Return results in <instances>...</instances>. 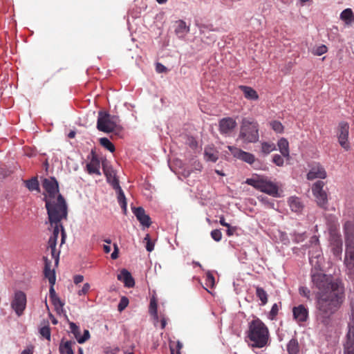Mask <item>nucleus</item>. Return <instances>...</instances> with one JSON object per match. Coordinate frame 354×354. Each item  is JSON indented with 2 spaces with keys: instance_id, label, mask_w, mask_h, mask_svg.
Wrapping results in <instances>:
<instances>
[{
  "instance_id": "1",
  "label": "nucleus",
  "mask_w": 354,
  "mask_h": 354,
  "mask_svg": "<svg viewBox=\"0 0 354 354\" xmlns=\"http://www.w3.org/2000/svg\"><path fill=\"white\" fill-rule=\"evenodd\" d=\"M312 288L315 291V318L319 324L331 326L332 316L345 301V288L339 279L313 269L310 272Z\"/></svg>"
},
{
  "instance_id": "2",
  "label": "nucleus",
  "mask_w": 354,
  "mask_h": 354,
  "mask_svg": "<svg viewBox=\"0 0 354 354\" xmlns=\"http://www.w3.org/2000/svg\"><path fill=\"white\" fill-rule=\"evenodd\" d=\"M46 193L48 194V199L46 195V209L50 225L53 227V234L48 240V249H50L52 257L57 264L59 251L56 249L57 240L61 231V244L65 242L66 235L61 221L67 218L68 207L64 198L59 194L58 183L55 178L46 179Z\"/></svg>"
},
{
  "instance_id": "3",
  "label": "nucleus",
  "mask_w": 354,
  "mask_h": 354,
  "mask_svg": "<svg viewBox=\"0 0 354 354\" xmlns=\"http://www.w3.org/2000/svg\"><path fill=\"white\" fill-rule=\"evenodd\" d=\"M269 330L266 324L259 318H255L249 323L247 337L252 342L254 348H263L268 344Z\"/></svg>"
},
{
  "instance_id": "4",
  "label": "nucleus",
  "mask_w": 354,
  "mask_h": 354,
  "mask_svg": "<svg viewBox=\"0 0 354 354\" xmlns=\"http://www.w3.org/2000/svg\"><path fill=\"white\" fill-rule=\"evenodd\" d=\"M245 183L271 196H279V185L267 176H257L251 178H247Z\"/></svg>"
},
{
  "instance_id": "5",
  "label": "nucleus",
  "mask_w": 354,
  "mask_h": 354,
  "mask_svg": "<svg viewBox=\"0 0 354 354\" xmlns=\"http://www.w3.org/2000/svg\"><path fill=\"white\" fill-rule=\"evenodd\" d=\"M239 138L243 142H256L259 140V125L257 122L243 119L240 129Z\"/></svg>"
},
{
  "instance_id": "6",
  "label": "nucleus",
  "mask_w": 354,
  "mask_h": 354,
  "mask_svg": "<svg viewBox=\"0 0 354 354\" xmlns=\"http://www.w3.org/2000/svg\"><path fill=\"white\" fill-rule=\"evenodd\" d=\"M118 122V117L100 111L98 113L97 129L100 131L111 133L120 129Z\"/></svg>"
},
{
  "instance_id": "7",
  "label": "nucleus",
  "mask_w": 354,
  "mask_h": 354,
  "mask_svg": "<svg viewBox=\"0 0 354 354\" xmlns=\"http://www.w3.org/2000/svg\"><path fill=\"white\" fill-rule=\"evenodd\" d=\"M324 183L322 180H317L312 187V192L316 198V201L319 206L324 207L328 203L326 192L323 189Z\"/></svg>"
},
{
  "instance_id": "8",
  "label": "nucleus",
  "mask_w": 354,
  "mask_h": 354,
  "mask_svg": "<svg viewBox=\"0 0 354 354\" xmlns=\"http://www.w3.org/2000/svg\"><path fill=\"white\" fill-rule=\"evenodd\" d=\"M349 125L346 122H341L338 125L337 136L340 146L346 151L351 148L348 142Z\"/></svg>"
},
{
  "instance_id": "9",
  "label": "nucleus",
  "mask_w": 354,
  "mask_h": 354,
  "mask_svg": "<svg viewBox=\"0 0 354 354\" xmlns=\"http://www.w3.org/2000/svg\"><path fill=\"white\" fill-rule=\"evenodd\" d=\"M26 306V296L21 291H17L15 293L11 302V307L18 316H21Z\"/></svg>"
},
{
  "instance_id": "10",
  "label": "nucleus",
  "mask_w": 354,
  "mask_h": 354,
  "mask_svg": "<svg viewBox=\"0 0 354 354\" xmlns=\"http://www.w3.org/2000/svg\"><path fill=\"white\" fill-rule=\"evenodd\" d=\"M329 241L333 254L336 257L340 256L342 252V240L341 234L335 230H330Z\"/></svg>"
},
{
  "instance_id": "11",
  "label": "nucleus",
  "mask_w": 354,
  "mask_h": 354,
  "mask_svg": "<svg viewBox=\"0 0 354 354\" xmlns=\"http://www.w3.org/2000/svg\"><path fill=\"white\" fill-rule=\"evenodd\" d=\"M343 230L346 246L354 249V218L345 222Z\"/></svg>"
},
{
  "instance_id": "12",
  "label": "nucleus",
  "mask_w": 354,
  "mask_h": 354,
  "mask_svg": "<svg viewBox=\"0 0 354 354\" xmlns=\"http://www.w3.org/2000/svg\"><path fill=\"white\" fill-rule=\"evenodd\" d=\"M228 149L234 157L240 159L248 164L252 165L255 161L254 156L249 152L244 151L232 146H228Z\"/></svg>"
},
{
  "instance_id": "13",
  "label": "nucleus",
  "mask_w": 354,
  "mask_h": 354,
  "mask_svg": "<svg viewBox=\"0 0 354 354\" xmlns=\"http://www.w3.org/2000/svg\"><path fill=\"white\" fill-rule=\"evenodd\" d=\"M236 127V122L232 118H225L219 121V131L221 134L230 135Z\"/></svg>"
},
{
  "instance_id": "14",
  "label": "nucleus",
  "mask_w": 354,
  "mask_h": 354,
  "mask_svg": "<svg viewBox=\"0 0 354 354\" xmlns=\"http://www.w3.org/2000/svg\"><path fill=\"white\" fill-rule=\"evenodd\" d=\"M132 211L142 225L146 227L151 225V218L145 213V210L142 207H134Z\"/></svg>"
},
{
  "instance_id": "15",
  "label": "nucleus",
  "mask_w": 354,
  "mask_h": 354,
  "mask_svg": "<svg viewBox=\"0 0 354 354\" xmlns=\"http://www.w3.org/2000/svg\"><path fill=\"white\" fill-rule=\"evenodd\" d=\"M294 319L299 322H305L308 318V310L303 304L292 308Z\"/></svg>"
},
{
  "instance_id": "16",
  "label": "nucleus",
  "mask_w": 354,
  "mask_h": 354,
  "mask_svg": "<svg viewBox=\"0 0 354 354\" xmlns=\"http://www.w3.org/2000/svg\"><path fill=\"white\" fill-rule=\"evenodd\" d=\"M326 177V172L324 168L319 165H314L307 174V178L308 180H314L315 178L324 179Z\"/></svg>"
},
{
  "instance_id": "17",
  "label": "nucleus",
  "mask_w": 354,
  "mask_h": 354,
  "mask_svg": "<svg viewBox=\"0 0 354 354\" xmlns=\"http://www.w3.org/2000/svg\"><path fill=\"white\" fill-rule=\"evenodd\" d=\"M344 263L348 270V274L354 279V250L347 247Z\"/></svg>"
},
{
  "instance_id": "18",
  "label": "nucleus",
  "mask_w": 354,
  "mask_h": 354,
  "mask_svg": "<svg viewBox=\"0 0 354 354\" xmlns=\"http://www.w3.org/2000/svg\"><path fill=\"white\" fill-rule=\"evenodd\" d=\"M100 162L98 158L93 153L90 162L86 165V171L89 174H96L100 176Z\"/></svg>"
},
{
  "instance_id": "19",
  "label": "nucleus",
  "mask_w": 354,
  "mask_h": 354,
  "mask_svg": "<svg viewBox=\"0 0 354 354\" xmlns=\"http://www.w3.org/2000/svg\"><path fill=\"white\" fill-rule=\"evenodd\" d=\"M49 298L57 313L60 314L63 312L64 303L56 294L54 288H50Z\"/></svg>"
},
{
  "instance_id": "20",
  "label": "nucleus",
  "mask_w": 354,
  "mask_h": 354,
  "mask_svg": "<svg viewBox=\"0 0 354 354\" xmlns=\"http://www.w3.org/2000/svg\"><path fill=\"white\" fill-rule=\"evenodd\" d=\"M104 174L106 177L107 182L113 187H119V180L115 176V173L111 167L103 166Z\"/></svg>"
},
{
  "instance_id": "21",
  "label": "nucleus",
  "mask_w": 354,
  "mask_h": 354,
  "mask_svg": "<svg viewBox=\"0 0 354 354\" xmlns=\"http://www.w3.org/2000/svg\"><path fill=\"white\" fill-rule=\"evenodd\" d=\"M118 279L123 281L124 286L128 288H132L135 285L133 278L131 273L126 269H123L120 271V273L118 275Z\"/></svg>"
},
{
  "instance_id": "22",
  "label": "nucleus",
  "mask_w": 354,
  "mask_h": 354,
  "mask_svg": "<svg viewBox=\"0 0 354 354\" xmlns=\"http://www.w3.org/2000/svg\"><path fill=\"white\" fill-rule=\"evenodd\" d=\"M204 156L207 161L215 162L218 158V151L213 147L207 146L205 148Z\"/></svg>"
},
{
  "instance_id": "23",
  "label": "nucleus",
  "mask_w": 354,
  "mask_h": 354,
  "mask_svg": "<svg viewBox=\"0 0 354 354\" xmlns=\"http://www.w3.org/2000/svg\"><path fill=\"white\" fill-rule=\"evenodd\" d=\"M277 146L279 151L281 152L282 156L289 159L290 158V150H289V143L287 139L282 138L279 140L277 142Z\"/></svg>"
},
{
  "instance_id": "24",
  "label": "nucleus",
  "mask_w": 354,
  "mask_h": 354,
  "mask_svg": "<svg viewBox=\"0 0 354 354\" xmlns=\"http://www.w3.org/2000/svg\"><path fill=\"white\" fill-rule=\"evenodd\" d=\"M239 88L243 91L244 97L248 100H257L259 99V95L257 91L250 86H239Z\"/></svg>"
},
{
  "instance_id": "25",
  "label": "nucleus",
  "mask_w": 354,
  "mask_h": 354,
  "mask_svg": "<svg viewBox=\"0 0 354 354\" xmlns=\"http://www.w3.org/2000/svg\"><path fill=\"white\" fill-rule=\"evenodd\" d=\"M75 342L72 341L63 342L59 344V350L61 354H73V345H75Z\"/></svg>"
},
{
  "instance_id": "26",
  "label": "nucleus",
  "mask_w": 354,
  "mask_h": 354,
  "mask_svg": "<svg viewBox=\"0 0 354 354\" xmlns=\"http://www.w3.org/2000/svg\"><path fill=\"white\" fill-rule=\"evenodd\" d=\"M176 24L177 26L175 29L176 34L179 37H184L189 31V28L187 26L186 23L183 20L178 21Z\"/></svg>"
},
{
  "instance_id": "27",
  "label": "nucleus",
  "mask_w": 354,
  "mask_h": 354,
  "mask_svg": "<svg viewBox=\"0 0 354 354\" xmlns=\"http://www.w3.org/2000/svg\"><path fill=\"white\" fill-rule=\"evenodd\" d=\"M46 279H48L50 287V288H54V285L56 281V277H55V272L54 270H50V263L48 262L47 259H46Z\"/></svg>"
},
{
  "instance_id": "28",
  "label": "nucleus",
  "mask_w": 354,
  "mask_h": 354,
  "mask_svg": "<svg viewBox=\"0 0 354 354\" xmlns=\"http://www.w3.org/2000/svg\"><path fill=\"white\" fill-rule=\"evenodd\" d=\"M289 205L292 212H299L303 208V205L298 197H290L288 200Z\"/></svg>"
},
{
  "instance_id": "29",
  "label": "nucleus",
  "mask_w": 354,
  "mask_h": 354,
  "mask_svg": "<svg viewBox=\"0 0 354 354\" xmlns=\"http://www.w3.org/2000/svg\"><path fill=\"white\" fill-rule=\"evenodd\" d=\"M287 351L288 354H298L299 352V345L296 338L291 339L287 344Z\"/></svg>"
},
{
  "instance_id": "30",
  "label": "nucleus",
  "mask_w": 354,
  "mask_h": 354,
  "mask_svg": "<svg viewBox=\"0 0 354 354\" xmlns=\"http://www.w3.org/2000/svg\"><path fill=\"white\" fill-rule=\"evenodd\" d=\"M343 350L344 354H354V339L345 337Z\"/></svg>"
},
{
  "instance_id": "31",
  "label": "nucleus",
  "mask_w": 354,
  "mask_h": 354,
  "mask_svg": "<svg viewBox=\"0 0 354 354\" xmlns=\"http://www.w3.org/2000/svg\"><path fill=\"white\" fill-rule=\"evenodd\" d=\"M118 193V201L124 212L127 211V200L121 187L113 188Z\"/></svg>"
},
{
  "instance_id": "32",
  "label": "nucleus",
  "mask_w": 354,
  "mask_h": 354,
  "mask_svg": "<svg viewBox=\"0 0 354 354\" xmlns=\"http://www.w3.org/2000/svg\"><path fill=\"white\" fill-rule=\"evenodd\" d=\"M346 337L354 339V313L349 316V320L347 324V333Z\"/></svg>"
},
{
  "instance_id": "33",
  "label": "nucleus",
  "mask_w": 354,
  "mask_h": 354,
  "mask_svg": "<svg viewBox=\"0 0 354 354\" xmlns=\"http://www.w3.org/2000/svg\"><path fill=\"white\" fill-rule=\"evenodd\" d=\"M24 183L27 188L29 189V191L36 192L37 193H39L40 192L39 182L36 177H34L30 180H26L24 181Z\"/></svg>"
},
{
  "instance_id": "34",
  "label": "nucleus",
  "mask_w": 354,
  "mask_h": 354,
  "mask_svg": "<svg viewBox=\"0 0 354 354\" xmlns=\"http://www.w3.org/2000/svg\"><path fill=\"white\" fill-rule=\"evenodd\" d=\"M353 18L354 15L351 8L344 10L340 14V19L347 24H350Z\"/></svg>"
},
{
  "instance_id": "35",
  "label": "nucleus",
  "mask_w": 354,
  "mask_h": 354,
  "mask_svg": "<svg viewBox=\"0 0 354 354\" xmlns=\"http://www.w3.org/2000/svg\"><path fill=\"white\" fill-rule=\"evenodd\" d=\"M256 295L261 301V305H265L268 302V294L266 291L259 286H256Z\"/></svg>"
},
{
  "instance_id": "36",
  "label": "nucleus",
  "mask_w": 354,
  "mask_h": 354,
  "mask_svg": "<svg viewBox=\"0 0 354 354\" xmlns=\"http://www.w3.org/2000/svg\"><path fill=\"white\" fill-rule=\"evenodd\" d=\"M276 149V146L272 142H263L261 143V152L268 154Z\"/></svg>"
},
{
  "instance_id": "37",
  "label": "nucleus",
  "mask_w": 354,
  "mask_h": 354,
  "mask_svg": "<svg viewBox=\"0 0 354 354\" xmlns=\"http://www.w3.org/2000/svg\"><path fill=\"white\" fill-rule=\"evenodd\" d=\"M158 305L157 301L154 297H153L150 300L149 304V313L153 316L155 319H158V310H157Z\"/></svg>"
},
{
  "instance_id": "38",
  "label": "nucleus",
  "mask_w": 354,
  "mask_h": 354,
  "mask_svg": "<svg viewBox=\"0 0 354 354\" xmlns=\"http://www.w3.org/2000/svg\"><path fill=\"white\" fill-rule=\"evenodd\" d=\"M100 144L109 150L111 152H114L115 150V146L113 144L106 138H101L100 139Z\"/></svg>"
},
{
  "instance_id": "39",
  "label": "nucleus",
  "mask_w": 354,
  "mask_h": 354,
  "mask_svg": "<svg viewBox=\"0 0 354 354\" xmlns=\"http://www.w3.org/2000/svg\"><path fill=\"white\" fill-rule=\"evenodd\" d=\"M169 348L171 354H181L180 350L183 348V344L180 341H177L176 343L171 342L169 343Z\"/></svg>"
},
{
  "instance_id": "40",
  "label": "nucleus",
  "mask_w": 354,
  "mask_h": 354,
  "mask_svg": "<svg viewBox=\"0 0 354 354\" xmlns=\"http://www.w3.org/2000/svg\"><path fill=\"white\" fill-rule=\"evenodd\" d=\"M299 293L301 297H305L308 301H312V295L310 290L306 286H300Z\"/></svg>"
},
{
  "instance_id": "41",
  "label": "nucleus",
  "mask_w": 354,
  "mask_h": 354,
  "mask_svg": "<svg viewBox=\"0 0 354 354\" xmlns=\"http://www.w3.org/2000/svg\"><path fill=\"white\" fill-rule=\"evenodd\" d=\"M69 326L71 332L73 334L74 337L78 342V339H80L81 336V330L80 327L73 322H70Z\"/></svg>"
},
{
  "instance_id": "42",
  "label": "nucleus",
  "mask_w": 354,
  "mask_h": 354,
  "mask_svg": "<svg viewBox=\"0 0 354 354\" xmlns=\"http://www.w3.org/2000/svg\"><path fill=\"white\" fill-rule=\"evenodd\" d=\"M270 126L272 129L277 133H282L283 131V126L279 121L274 120L271 122Z\"/></svg>"
},
{
  "instance_id": "43",
  "label": "nucleus",
  "mask_w": 354,
  "mask_h": 354,
  "mask_svg": "<svg viewBox=\"0 0 354 354\" xmlns=\"http://www.w3.org/2000/svg\"><path fill=\"white\" fill-rule=\"evenodd\" d=\"M129 304V299L126 297H122L118 304V310L120 312L124 310Z\"/></svg>"
},
{
  "instance_id": "44",
  "label": "nucleus",
  "mask_w": 354,
  "mask_h": 354,
  "mask_svg": "<svg viewBox=\"0 0 354 354\" xmlns=\"http://www.w3.org/2000/svg\"><path fill=\"white\" fill-rule=\"evenodd\" d=\"M327 50H328V48L325 45H321V46H318L317 48H316L313 50V53L315 55L320 56V55H322L323 54L326 53L327 52Z\"/></svg>"
},
{
  "instance_id": "45",
  "label": "nucleus",
  "mask_w": 354,
  "mask_h": 354,
  "mask_svg": "<svg viewBox=\"0 0 354 354\" xmlns=\"http://www.w3.org/2000/svg\"><path fill=\"white\" fill-rule=\"evenodd\" d=\"M212 238L216 241H220L222 239V233L220 230H214L211 232Z\"/></svg>"
},
{
  "instance_id": "46",
  "label": "nucleus",
  "mask_w": 354,
  "mask_h": 354,
  "mask_svg": "<svg viewBox=\"0 0 354 354\" xmlns=\"http://www.w3.org/2000/svg\"><path fill=\"white\" fill-rule=\"evenodd\" d=\"M186 144L188 145L192 149H196L198 146L197 141L192 136L187 137Z\"/></svg>"
},
{
  "instance_id": "47",
  "label": "nucleus",
  "mask_w": 354,
  "mask_h": 354,
  "mask_svg": "<svg viewBox=\"0 0 354 354\" xmlns=\"http://www.w3.org/2000/svg\"><path fill=\"white\" fill-rule=\"evenodd\" d=\"M272 161L276 165L279 167L283 166L284 163L283 157L279 154L274 155Z\"/></svg>"
},
{
  "instance_id": "48",
  "label": "nucleus",
  "mask_w": 354,
  "mask_h": 354,
  "mask_svg": "<svg viewBox=\"0 0 354 354\" xmlns=\"http://www.w3.org/2000/svg\"><path fill=\"white\" fill-rule=\"evenodd\" d=\"M279 312V306L277 304H274L272 306V308L270 311L269 317L270 319H274L277 315Z\"/></svg>"
},
{
  "instance_id": "49",
  "label": "nucleus",
  "mask_w": 354,
  "mask_h": 354,
  "mask_svg": "<svg viewBox=\"0 0 354 354\" xmlns=\"http://www.w3.org/2000/svg\"><path fill=\"white\" fill-rule=\"evenodd\" d=\"M145 241H146V249L148 252H151L154 248V244L151 241L149 234H147Z\"/></svg>"
},
{
  "instance_id": "50",
  "label": "nucleus",
  "mask_w": 354,
  "mask_h": 354,
  "mask_svg": "<svg viewBox=\"0 0 354 354\" xmlns=\"http://www.w3.org/2000/svg\"><path fill=\"white\" fill-rule=\"evenodd\" d=\"M90 338V333L88 330H84V335L80 336V338L78 339V343L83 344L86 341H87Z\"/></svg>"
},
{
  "instance_id": "51",
  "label": "nucleus",
  "mask_w": 354,
  "mask_h": 354,
  "mask_svg": "<svg viewBox=\"0 0 354 354\" xmlns=\"http://www.w3.org/2000/svg\"><path fill=\"white\" fill-rule=\"evenodd\" d=\"M89 288H90L89 283H84L82 288L78 291V295L80 296V295L86 294L88 292Z\"/></svg>"
},
{
  "instance_id": "52",
  "label": "nucleus",
  "mask_w": 354,
  "mask_h": 354,
  "mask_svg": "<svg viewBox=\"0 0 354 354\" xmlns=\"http://www.w3.org/2000/svg\"><path fill=\"white\" fill-rule=\"evenodd\" d=\"M156 71L158 73H164L167 71V68L160 63L156 64Z\"/></svg>"
},
{
  "instance_id": "53",
  "label": "nucleus",
  "mask_w": 354,
  "mask_h": 354,
  "mask_svg": "<svg viewBox=\"0 0 354 354\" xmlns=\"http://www.w3.org/2000/svg\"><path fill=\"white\" fill-rule=\"evenodd\" d=\"M84 280V277L82 275L78 274L74 277L73 281L75 284H78L82 282Z\"/></svg>"
},
{
  "instance_id": "54",
  "label": "nucleus",
  "mask_w": 354,
  "mask_h": 354,
  "mask_svg": "<svg viewBox=\"0 0 354 354\" xmlns=\"http://www.w3.org/2000/svg\"><path fill=\"white\" fill-rule=\"evenodd\" d=\"M227 227V234L229 236H232L234 234V232L236 231V227H231L230 225H229V227Z\"/></svg>"
},
{
  "instance_id": "55",
  "label": "nucleus",
  "mask_w": 354,
  "mask_h": 354,
  "mask_svg": "<svg viewBox=\"0 0 354 354\" xmlns=\"http://www.w3.org/2000/svg\"><path fill=\"white\" fill-rule=\"evenodd\" d=\"M111 258L113 259H116L118 257V249L116 245H115V250L111 254Z\"/></svg>"
},
{
  "instance_id": "56",
  "label": "nucleus",
  "mask_w": 354,
  "mask_h": 354,
  "mask_svg": "<svg viewBox=\"0 0 354 354\" xmlns=\"http://www.w3.org/2000/svg\"><path fill=\"white\" fill-rule=\"evenodd\" d=\"M207 281L209 283H211L212 285H214V277L212 274H208L207 275Z\"/></svg>"
},
{
  "instance_id": "57",
  "label": "nucleus",
  "mask_w": 354,
  "mask_h": 354,
  "mask_svg": "<svg viewBox=\"0 0 354 354\" xmlns=\"http://www.w3.org/2000/svg\"><path fill=\"white\" fill-rule=\"evenodd\" d=\"M219 223L221 225L225 227H229V223H226L223 216H220Z\"/></svg>"
},
{
  "instance_id": "58",
  "label": "nucleus",
  "mask_w": 354,
  "mask_h": 354,
  "mask_svg": "<svg viewBox=\"0 0 354 354\" xmlns=\"http://www.w3.org/2000/svg\"><path fill=\"white\" fill-rule=\"evenodd\" d=\"M21 354H33V348L29 347V348L24 350Z\"/></svg>"
},
{
  "instance_id": "59",
  "label": "nucleus",
  "mask_w": 354,
  "mask_h": 354,
  "mask_svg": "<svg viewBox=\"0 0 354 354\" xmlns=\"http://www.w3.org/2000/svg\"><path fill=\"white\" fill-rule=\"evenodd\" d=\"M161 328L163 329L167 325V319L165 317H162L160 319Z\"/></svg>"
},
{
  "instance_id": "60",
  "label": "nucleus",
  "mask_w": 354,
  "mask_h": 354,
  "mask_svg": "<svg viewBox=\"0 0 354 354\" xmlns=\"http://www.w3.org/2000/svg\"><path fill=\"white\" fill-rule=\"evenodd\" d=\"M50 331L49 328L46 326V339L50 340Z\"/></svg>"
},
{
  "instance_id": "61",
  "label": "nucleus",
  "mask_w": 354,
  "mask_h": 354,
  "mask_svg": "<svg viewBox=\"0 0 354 354\" xmlns=\"http://www.w3.org/2000/svg\"><path fill=\"white\" fill-rule=\"evenodd\" d=\"M105 253L108 254L111 252V247L109 245H104L103 247Z\"/></svg>"
},
{
  "instance_id": "62",
  "label": "nucleus",
  "mask_w": 354,
  "mask_h": 354,
  "mask_svg": "<svg viewBox=\"0 0 354 354\" xmlns=\"http://www.w3.org/2000/svg\"><path fill=\"white\" fill-rule=\"evenodd\" d=\"M39 333L41 335V337H44V326L39 328Z\"/></svg>"
},
{
  "instance_id": "63",
  "label": "nucleus",
  "mask_w": 354,
  "mask_h": 354,
  "mask_svg": "<svg viewBox=\"0 0 354 354\" xmlns=\"http://www.w3.org/2000/svg\"><path fill=\"white\" fill-rule=\"evenodd\" d=\"M75 136V133L74 131H71L69 133H68V137L70 138H74Z\"/></svg>"
},
{
  "instance_id": "64",
  "label": "nucleus",
  "mask_w": 354,
  "mask_h": 354,
  "mask_svg": "<svg viewBox=\"0 0 354 354\" xmlns=\"http://www.w3.org/2000/svg\"><path fill=\"white\" fill-rule=\"evenodd\" d=\"M156 1L160 4H163L167 1V0H156Z\"/></svg>"
}]
</instances>
